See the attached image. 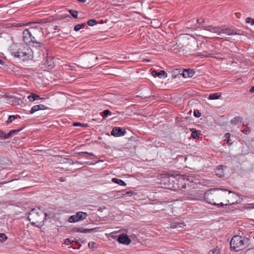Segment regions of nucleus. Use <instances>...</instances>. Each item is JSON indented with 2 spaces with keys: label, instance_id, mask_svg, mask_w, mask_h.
I'll return each instance as SVG.
<instances>
[{
  "label": "nucleus",
  "instance_id": "obj_7",
  "mask_svg": "<svg viewBox=\"0 0 254 254\" xmlns=\"http://www.w3.org/2000/svg\"><path fill=\"white\" fill-rule=\"evenodd\" d=\"M240 195L232 191H229L228 194L226 196V200L225 205H231L238 203L240 202Z\"/></svg>",
  "mask_w": 254,
  "mask_h": 254
},
{
  "label": "nucleus",
  "instance_id": "obj_20",
  "mask_svg": "<svg viewBox=\"0 0 254 254\" xmlns=\"http://www.w3.org/2000/svg\"><path fill=\"white\" fill-rule=\"evenodd\" d=\"M185 224L182 222H175L171 224L170 227L172 228H177L179 227H183Z\"/></svg>",
  "mask_w": 254,
  "mask_h": 254
},
{
  "label": "nucleus",
  "instance_id": "obj_37",
  "mask_svg": "<svg viewBox=\"0 0 254 254\" xmlns=\"http://www.w3.org/2000/svg\"><path fill=\"white\" fill-rule=\"evenodd\" d=\"M168 74L165 70H160V78H166L167 77Z\"/></svg>",
  "mask_w": 254,
  "mask_h": 254
},
{
  "label": "nucleus",
  "instance_id": "obj_46",
  "mask_svg": "<svg viewBox=\"0 0 254 254\" xmlns=\"http://www.w3.org/2000/svg\"><path fill=\"white\" fill-rule=\"evenodd\" d=\"M243 133H244L246 134H248L250 132V130L249 128H248V127L245 128L243 129Z\"/></svg>",
  "mask_w": 254,
  "mask_h": 254
},
{
  "label": "nucleus",
  "instance_id": "obj_55",
  "mask_svg": "<svg viewBox=\"0 0 254 254\" xmlns=\"http://www.w3.org/2000/svg\"><path fill=\"white\" fill-rule=\"evenodd\" d=\"M251 92H254V86H253L250 90Z\"/></svg>",
  "mask_w": 254,
  "mask_h": 254
},
{
  "label": "nucleus",
  "instance_id": "obj_54",
  "mask_svg": "<svg viewBox=\"0 0 254 254\" xmlns=\"http://www.w3.org/2000/svg\"><path fill=\"white\" fill-rule=\"evenodd\" d=\"M175 46H176V45L174 44L173 46H172L170 47V49L171 50H175L176 49V48L175 47Z\"/></svg>",
  "mask_w": 254,
  "mask_h": 254
},
{
  "label": "nucleus",
  "instance_id": "obj_52",
  "mask_svg": "<svg viewBox=\"0 0 254 254\" xmlns=\"http://www.w3.org/2000/svg\"><path fill=\"white\" fill-rule=\"evenodd\" d=\"M215 205V206H218L222 207V206H223L224 205H225L223 203L220 202V203H216V205Z\"/></svg>",
  "mask_w": 254,
  "mask_h": 254
},
{
  "label": "nucleus",
  "instance_id": "obj_1",
  "mask_svg": "<svg viewBox=\"0 0 254 254\" xmlns=\"http://www.w3.org/2000/svg\"><path fill=\"white\" fill-rule=\"evenodd\" d=\"M160 185L161 188L175 191L186 188V183L170 174L160 175Z\"/></svg>",
  "mask_w": 254,
  "mask_h": 254
},
{
  "label": "nucleus",
  "instance_id": "obj_49",
  "mask_svg": "<svg viewBox=\"0 0 254 254\" xmlns=\"http://www.w3.org/2000/svg\"><path fill=\"white\" fill-rule=\"evenodd\" d=\"M64 244L66 245H69V244H71V242H70V240L68 238L67 239H66L65 240V241H64Z\"/></svg>",
  "mask_w": 254,
  "mask_h": 254
},
{
  "label": "nucleus",
  "instance_id": "obj_15",
  "mask_svg": "<svg viewBox=\"0 0 254 254\" xmlns=\"http://www.w3.org/2000/svg\"><path fill=\"white\" fill-rule=\"evenodd\" d=\"M47 109L48 107L43 104L35 105L31 108L29 113L30 114H33L35 112L38 111L39 110H44Z\"/></svg>",
  "mask_w": 254,
  "mask_h": 254
},
{
  "label": "nucleus",
  "instance_id": "obj_6",
  "mask_svg": "<svg viewBox=\"0 0 254 254\" xmlns=\"http://www.w3.org/2000/svg\"><path fill=\"white\" fill-rule=\"evenodd\" d=\"M222 190L223 191H227L226 189H210L207 190L203 194V198L208 203L212 205H216L215 200L218 199L221 196V194L217 192L218 190Z\"/></svg>",
  "mask_w": 254,
  "mask_h": 254
},
{
  "label": "nucleus",
  "instance_id": "obj_34",
  "mask_svg": "<svg viewBox=\"0 0 254 254\" xmlns=\"http://www.w3.org/2000/svg\"><path fill=\"white\" fill-rule=\"evenodd\" d=\"M122 191L124 192L123 193V195L127 194L129 196H131L132 195H136V192H134L133 191H131V190H129V191H126V192L125 190H123Z\"/></svg>",
  "mask_w": 254,
  "mask_h": 254
},
{
  "label": "nucleus",
  "instance_id": "obj_27",
  "mask_svg": "<svg viewBox=\"0 0 254 254\" xmlns=\"http://www.w3.org/2000/svg\"><path fill=\"white\" fill-rule=\"evenodd\" d=\"M183 198L188 200H193V194L190 193H186L184 194Z\"/></svg>",
  "mask_w": 254,
  "mask_h": 254
},
{
  "label": "nucleus",
  "instance_id": "obj_9",
  "mask_svg": "<svg viewBox=\"0 0 254 254\" xmlns=\"http://www.w3.org/2000/svg\"><path fill=\"white\" fill-rule=\"evenodd\" d=\"M87 216L88 214L86 212L79 211L77 212L75 215L71 216L69 218L68 221L70 223L77 222L78 221L85 219Z\"/></svg>",
  "mask_w": 254,
  "mask_h": 254
},
{
  "label": "nucleus",
  "instance_id": "obj_3",
  "mask_svg": "<svg viewBox=\"0 0 254 254\" xmlns=\"http://www.w3.org/2000/svg\"><path fill=\"white\" fill-rule=\"evenodd\" d=\"M249 245V239L238 235L234 236L230 242L231 249L235 252L241 251Z\"/></svg>",
  "mask_w": 254,
  "mask_h": 254
},
{
  "label": "nucleus",
  "instance_id": "obj_21",
  "mask_svg": "<svg viewBox=\"0 0 254 254\" xmlns=\"http://www.w3.org/2000/svg\"><path fill=\"white\" fill-rule=\"evenodd\" d=\"M193 200H202L203 198V195L198 192H195L192 193Z\"/></svg>",
  "mask_w": 254,
  "mask_h": 254
},
{
  "label": "nucleus",
  "instance_id": "obj_23",
  "mask_svg": "<svg viewBox=\"0 0 254 254\" xmlns=\"http://www.w3.org/2000/svg\"><path fill=\"white\" fill-rule=\"evenodd\" d=\"M112 181L113 183L117 184L122 186H125L126 185V183L124 181L120 179L113 178Z\"/></svg>",
  "mask_w": 254,
  "mask_h": 254
},
{
  "label": "nucleus",
  "instance_id": "obj_47",
  "mask_svg": "<svg viewBox=\"0 0 254 254\" xmlns=\"http://www.w3.org/2000/svg\"><path fill=\"white\" fill-rule=\"evenodd\" d=\"M238 122V119L236 118H234L232 120H231V124H235Z\"/></svg>",
  "mask_w": 254,
  "mask_h": 254
},
{
  "label": "nucleus",
  "instance_id": "obj_41",
  "mask_svg": "<svg viewBox=\"0 0 254 254\" xmlns=\"http://www.w3.org/2000/svg\"><path fill=\"white\" fill-rule=\"evenodd\" d=\"M245 254H254V248L248 249Z\"/></svg>",
  "mask_w": 254,
  "mask_h": 254
},
{
  "label": "nucleus",
  "instance_id": "obj_35",
  "mask_svg": "<svg viewBox=\"0 0 254 254\" xmlns=\"http://www.w3.org/2000/svg\"><path fill=\"white\" fill-rule=\"evenodd\" d=\"M78 154L79 155H81L82 156H84V155H89L90 156H95V155L93 153H89V152H86V151L80 152H79Z\"/></svg>",
  "mask_w": 254,
  "mask_h": 254
},
{
  "label": "nucleus",
  "instance_id": "obj_16",
  "mask_svg": "<svg viewBox=\"0 0 254 254\" xmlns=\"http://www.w3.org/2000/svg\"><path fill=\"white\" fill-rule=\"evenodd\" d=\"M32 43L33 44H36L35 45H33V46L36 47H42L44 46V43L43 42V40L37 39L34 36H32L30 40V43Z\"/></svg>",
  "mask_w": 254,
  "mask_h": 254
},
{
  "label": "nucleus",
  "instance_id": "obj_22",
  "mask_svg": "<svg viewBox=\"0 0 254 254\" xmlns=\"http://www.w3.org/2000/svg\"><path fill=\"white\" fill-rule=\"evenodd\" d=\"M28 99L30 102H33L36 100L42 99L43 98H41L38 95L32 93L31 95L28 96Z\"/></svg>",
  "mask_w": 254,
  "mask_h": 254
},
{
  "label": "nucleus",
  "instance_id": "obj_25",
  "mask_svg": "<svg viewBox=\"0 0 254 254\" xmlns=\"http://www.w3.org/2000/svg\"><path fill=\"white\" fill-rule=\"evenodd\" d=\"M93 230L92 229H82L81 228H77L76 230V232L82 233H87L89 232H92Z\"/></svg>",
  "mask_w": 254,
  "mask_h": 254
},
{
  "label": "nucleus",
  "instance_id": "obj_5",
  "mask_svg": "<svg viewBox=\"0 0 254 254\" xmlns=\"http://www.w3.org/2000/svg\"><path fill=\"white\" fill-rule=\"evenodd\" d=\"M201 28L203 30H207L211 32L216 33L218 35H220L221 34H226L228 35H233L236 34V32H235L233 29L230 28H226L225 26L213 27L211 25H203Z\"/></svg>",
  "mask_w": 254,
  "mask_h": 254
},
{
  "label": "nucleus",
  "instance_id": "obj_44",
  "mask_svg": "<svg viewBox=\"0 0 254 254\" xmlns=\"http://www.w3.org/2000/svg\"><path fill=\"white\" fill-rule=\"evenodd\" d=\"M96 245V243L93 242H90L88 243V246L90 248L93 249L94 248L95 245Z\"/></svg>",
  "mask_w": 254,
  "mask_h": 254
},
{
  "label": "nucleus",
  "instance_id": "obj_39",
  "mask_svg": "<svg viewBox=\"0 0 254 254\" xmlns=\"http://www.w3.org/2000/svg\"><path fill=\"white\" fill-rule=\"evenodd\" d=\"M246 22L247 23H251L252 25H254V19L251 17H247L246 19Z\"/></svg>",
  "mask_w": 254,
  "mask_h": 254
},
{
  "label": "nucleus",
  "instance_id": "obj_31",
  "mask_svg": "<svg viewBox=\"0 0 254 254\" xmlns=\"http://www.w3.org/2000/svg\"><path fill=\"white\" fill-rule=\"evenodd\" d=\"M109 115H111V112H110V111L108 109L105 110L103 112V115H102L103 119H104L106 118Z\"/></svg>",
  "mask_w": 254,
  "mask_h": 254
},
{
  "label": "nucleus",
  "instance_id": "obj_33",
  "mask_svg": "<svg viewBox=\"0 0 254 254\" xmlns=\"http://www.w3.org/2000/svg\"><path fill=\"white\" fill-rule=\"evenodd\" d=\"M244 208L246 209H251L254 208V203L246 204Z\"/></svg>",
  "mask_w": 254,
  "mask_h": 254
},
{
  "label": "nucleus",
  "instance_id": "obj_43",
  "mask_svg": "<svg viewBox=\"0 0 254 254\" xmlns=\"http://www.w3.org/2000/svg\"><path fill=\"white\" fill-rule=\"evenodd\" d=\"M73 126L75 127H76V126L87 127V124H82L80 123H73Z\"/></svg>",
  "mask_w": 254,
  "mask_h": 254
},
{
  "label": "nucleus",
  "instance_id": "obj_2",
  "mask_svg": "<svg viewBox=\"0 0 254 254\" xmlns=\"http://www.w3.org/2000/svg\"><path fill=\"white\" fill-rule=\"evenodd\" d=\"M9 52L15 58H18L23 61L32 59V50L27 46L21 44H13L9 48Z\"/></svg>",
  "mask_w": 254,
  "mask_h": 254
},
{
  "label": "nucleus",
  "instance_id": "obj_30",
  "mask_svg": "<svg viewBox=\"0 0 254 254\" xmlns=\"http://www.w3.org/2000/svg\"><path fill=\"white\" fill-rule=\"evenodd\" d=\"M69 13L72 16V17L74 18H77L78 12L76 10H69Z\"/></svg>",
  "mask_w": 254,
  "mask_h": 254
},
{
  "label": "nucleus",
  "instance_id": "obj_40",
  "mask_svg": "<svg viewBox=\"0 0 254 254\" xmlns=\"http://www.w3.org/2000/svg\"><path fill=\"white\" fill-rule=\"evenodd\" d=\"M209 254H220V252L219 249H214L213 250L211 251Z\"/></svg>",
  "mask_w": 254,
  "mask_h": 254
},
{
  "label": "nucleus",
  "instance_id": "obj_8",
  "mask_svg": "<svg viewBox=\"0 0 254 254\" xmlns=\"http://www.w3.org/2000/svg\"><path fill=\"white\" fill-rule=\"evenodd\" d=\"M180 180L183 181V184L185 183L183 182L184 181L186 180L188 181V186L190 189H195L197 187V185L196 181H198V180L192 175H184L183 179H181Z\"/></svg>",
  "mask_w": 254,
  "mask_h": 254
},
{
  "label": "nucleus",
  "instance_id": "obj_38",
  "mask_svg": "<svg viewBox=\"0 0 254 254\" xmlns=\"http://www.w3.org/2000/svg\"><path fill=\"white\" fill-rule=\"evenodd\" d=\"M16 118V117L14 115H10L9 116V117L8 118V120H7V123H11L13 121L15 120Z\"/></svg>",
  "mask_w": 254,
  "mask_h": 254
},
{
  "label": "nucleus",
  "instance_id": "obj_57",
  "mask_svg": "<svg viewBox=\"0 0 254 254\" xmlns=\"http://www.w3.org/2000/svg\"><path fill=\"white\" fill-rule=\"evenodd\" d=\"M79 1L85 2H86V0H78Z\"/></svg>",
  "mask_w": 254,
  "mask_h": 254
},
{
  "label": "nucleus",
  "instance_id": "obj_28",
  "mask_svg": "<svg viewBox=\"0 0 254 254\" xmlns=\"http://www.w3.org/2000/svg\"><path fill=\"white\" fill-rule=\"evenodd\" d=\"M97 23V21L95 19H91L87 22V24L90 26H92L96 24Z\"/></svg>",
  "mask_w": 254,
  "mask_h": 254
},
{
  "label": "nucleus",
  "instance_id": "obj_26",
  "mask_svg": "<svg viewBox=\"0 0 254 254\" xmlns=\"http://www.w3.org/2000/svg\"><path fill=\"white\" fill-rule=\"evenodd\" d=\"M7 135V133H5L3 130H0V140L8 138Z\"/></svg>",
  "mask_w": 254,
  "mask_h": 254
},
{
  "label": "nucleus",
  "instance_id": "obj_59",
  "mask_svg": "<svg viewBox=\"0 0 254 254\" xmlns=\"http://www.w3.org/2000/svg\"><path fill=\"white\" fill-rule=\"evenodd\" d=\"M167 207H169V205H168L167 206H166V208H167Z\"/></svg>",
  "mask_w": 254,
  "mask_h": 254
},
{
  "label": "nucleus",
  "instance_id": "obj_32",
  "mask_svg": "<svg viewBox=\"0 0 254 254\" xmlns=\"http://www.w3.org/2000/svg\"><path fill=\"white\" fill-rule=\"evenodd\" d=\"M85 26V23H82L81 24H77L75 25L74 27V30L75 31H78L80 29H81L83 27H84Z\"/></svg>",
  "mask_w": 254,
  "mask_h": 254
},
{
  "label": "nucleus",
  "instance_id": "obj_48",
  "mask_svg": "<svg viewBox=\"0 0 254 254\" xmlns=\"http://www.w3.org/2000/svg\"><path fill=\"white\" fill-rule=\"evenodd\" d=\"M204 22H205V20L204 19L200 18V19H197V22L200 24L204 23Z\"/></svg>",
  "mask_w": 254,
  "mask_h": 254
},
{
  "label": "nucleus",
  "instance_id": "obj_51",
  "mask_svg": "<svg viewBox=\"0 0 254 254\" xmlns=\"http://www.w3.org/2000/svg\"><path fill=\"white\" fill-rule=\"evenodd\" d=\"M165 110H166V108L164 107L160 108V113H162L164 112H165L166 111Z\"/></svg>",
  "mask_w": 254,
  "mask_h": 254
},
{
  "label": "nucleus",
  "instance_id": "obj_18",
  "mask_svg": "<svg viewBox=\"0 0 254 254\" xmlns=\"http://www.w3.org/2000/svg\"><path fill=\"white\" fill-rule=\"evenodd\" d=\"M222 95L220 92H217L213 94H211L209 95L208 98L209 100H216L219 99Z\"/></svg>",
  "mask_w": 254,
  "mask_h": 254
},
{
  "label": "nucleus",
  "instance_id": "obj_13",
  "mask_svg": "<svg viewBox=\"0 0 254 254\" xmlns=\"http://www.w3.org/2000/svg\"><path fill=\"white\" fill-rule=\"evenodd\" d=\"M46 60L44 63V64L49 69H53L54 66V62L53 60V58L52 57L47 56L46 58Z\"/></svg>",
  "mask_w": 254,
  "mask_h": 254
},
{
  "label": "nucleus",
  "instance_id": "obj_10",
  "mask_svg": "<svg viewBox=\"0 0 254 254\" xmlns=\"http://www.w3.org/2000/svg\"><path fill=\"white\" fill-rule=\"evenodd\" d=\"M181 71L182 69H176L174 71V73H177V74L180 73L185 78L191 77L193 76L195 73V71L193 69H191L190 68L184 69L182 70V73H181Z\"/></svg>",
  "mask_w": 254,
  "mask_h": 254
},
{
  "label": "nucleus",
  "instance_id": "obj_60",
  "mask_svg": "<svg viewBox=\"0 0 254 254\" xmlns=\"http://www.w3.org/2000/svg\"><path fill=\"white\" fill-rule=\"evenodd\" d=\"M162 210H164L165 209L164 208H161Z\"/></svg>",
  "mask_w": 254,
  "mask_h": 254
},
{
  "label": "nucleus",
  "instance_id": "obj_29",
  "mask_svg": "<svg viewBox=\"0 0 254 254\" xmlns=\"http://www.w3.org/2000/svg\"><path fill=\"white\" fill-rule=\"evenodd\" d=\"M230 136H231V134L230 133H226L225 135V141H226V142L228 144V145H231L232 144V143L230 142Z\"/></svg>",
  "mask_w": 254,
  "mask_h": 254
},
{
  "label": "nucleus",
  "instance_id": "obj_45",
  "mask_svg": "<svg viewBox=\"0 0 254 254\" xmlns=\"http://www.w3.org/2000/svg\"><path fill=\"white\" fill-rule=\"evenodd\" d=\"M151 74L154 77H156V76H159V72H157L155 70H152Z\"/></svg>",
  "mask_w": 254,
  "mask_h": 254
},
{
  "label": "nucleus",
  "instance_id": "obj_53",
  "mask_svg": "<svg viewBox=\"0 0 254 254\" xmlns=\"http://www.w3.org/2000/svg\"><path fill=\"white\" fill-rule=\"evenodd\" d=\"M67 162L70 164H73L74 162L71 159H67Z\"/></svg>",
  "mask_w": 254,
  "mask_h": 254
},
{
  "label": "nucleus",
  "instance_id": "obj_56",
  "mask_svg": "<svg viewBox=\"0 0 254 254\" xmlns=\"http://www.w3.org/2000/svg\"><path fill=\"white\" fill-rule=\"evenodd\" d=\"M0 64L3 65L4 64V62L0 59Z\"/></svg>",
  "mask_w": 254,
  "mask_h": 254
},
{
  "label": "nucleus",
  "instance_id": "obj_17",
  "mask_svg": "<svg viewBox=\"0 0 254 254\" xmlns=\"http://www.w3.org/2000/svg\"><path fill=\"white\" fill-rule=\"evenodd\" d=\"M190 131L191 132V137L193 139H196L201 134V131L199 130H196L195 128H190Z\"/></svg>",
  "mask_w": 254,
  "mask_h": 254
},
{
  "label": "nucleus",
  "instance_id": "obj_24",
  "mask_svg": "<svg viewBox=\"0 0 254 254\" xmlns=\"http://www.w3.org/2000/svg\"><path fill=\"white\" fill-rule=\"evenodd\" d=\"M22 128H20L18 129H14L10 130L9 132L7 133L8 138H9L12 136L14 134H17L18 132L21 130Z\"/></svg>",
  "mask_w": 254,
  "mask_h": 254
},
{
  "label": "nucleus",
  "instance_id": "obj_19",
  "mask_svg": "<svg viewBox=\"0 0 254 254\" xmlns=\"http://www.w3.org/2000/svg\"><path fill=\"white\" fill-rule=\"evenodd\" d=\"M223 167L222 165H219L216 168V175L219 177L224 176V172L222 169Z\"/></svg>",
  "mask_w": 254,
  "mask_h": 254
},
{
  "label": "nucleus",
  "instance_id": "obj_58",
  "mask_svg": "<svg viewBox=\"0 0 254 254\" xmlns=\"http://www.w3.org/2000/svg\"><path fill=\"white\" fill-rule=\"evenodd\" d=\"M60 180H61V182L64 181V180L62 179V178H61Z\"/></svg>",
  "mask_w": 254,
  "mask_h": 254
},
{
  "label": "nucleus",
  "instance_id": "obj_12",
  "mask_svg": "<svg viewBox=\"0 0 254 254\" xmlns=\"http://www.w3.org/2000/svg\"><path fill=\"white\" fill-rule=\"evenodd\" d=\"M118 241L120 244L128 245L131 240L127 234H121L119 236L118 238Z\"/></svg>",
  "mask_w": 254,
  "mask_h": 254
},
{
  "label": "nucleus",
  "instance_id": "obj_36",
  "mask_svg": "<svg viewBox=\"0 0 254 254\" xmlns=\"http://www.w3.org/2000/svg\"><path fill=\"white\" fill-rule=\"evenodd\" d=\"M7 237L4 233H0V242H3L7 239Z\"/></svg>",
  "mask_w": 254,
  "mask_h": 254
},
{
  "label": "nucleus",
  "instance_id": "obj_50",
  "mask_svg": "<svg viewBox=\"0 0 254 254\" xmlns=\"http://www.w3.org/2000/svg\"><path fill=\"white\" fill-rule=\"evenodd\" d=\"M169 202H170L169 200L166 201H160V204H163L164 203L165 204H167Z\"/></svg>",
  "mask_w": 254,
  "mask_h": 254
},
{
  "label": "nucleus",
  "instance_id": "obj_14",
  "mask_svg": "<svg viewBox=\"0 0 254 254\" xmlns=\"http://www.w3.org/2000/svg\"><path fill=\"white\" fill-rule=\"evenodd\" d=\"M32 36V33L28 29H26L23 31V40L25 43H30Z\"/></svg>",
  "mask_w": 254,
  "mask_h": 254
},
{
  "label": "nucleus",
  "instance_id": "obj_11",
  "mask_svg": "<svg viewBox=\"0 0 254 254\" xmlns=\"http://www.w3.org/2000/svg\"><path fill=\"white\" fill-rule=\"evenodd\" d=\"M126 133V130L120 127H114L111 132V135L115 137L123 136Z\"/></svg>",
  "mask_w": 254,
  "mask_h": 254
},
{
  "label": "nucleus",
  "instance_id": "obj_42",
  "mask_svg": "<svg viewBox=\"0 0 254 254\" xmlns=\"http://www.w3.org/2000/svg\"><path fill=\"white\" fill-rule=\"evenodd\" d=\"M193 115L195 117L199 118L201 116V114L198 111H194Z\"/></svg>",
  "mask_w": 254,
  "mask_h": 254
},
{
  "label": "nucleus",
  "instance_id": "obj_4",
  "mask_svg": "<svg viewBox=\"0 0 254 254\" xmlns=\"http://www.w3.org/2000/svg\"><path fill=\"white\" fill-rule=\"evenodd\" d=\"M46 217L48 215L46 213H44L40 209H32L29 214L28 219L31 222L32 225H35L37 223L41 224L43 222L44 219L45 218L43 217V216Z\"/></svg>",
  "mask_w": 254,
  "mask_h": 254
}]
</instances>
